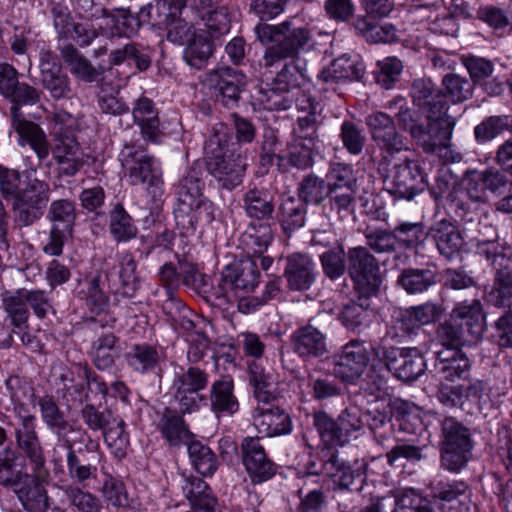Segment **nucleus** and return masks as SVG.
I'll list each match as a JSON object with an SVG mask.
<instances>
[{"instance_id": "1", "label": "nucleus", "mask_w": 512, "mask_h": 512, "mask_svg": "<svg viewBox=\"0 0 512 512\" xmlns=\"http://www.w3.org/2000/svg\"><path fill=\"white\" fill-rule=\"evenodd\" d=\"M254 32L257 39L266 46L263 64L273 67L289 57H301L300 52L309 46L311 31L300 23L297 17H290L279 24L259 23Z\"/></svg>"}, {"instance_id": "2", "label": "nucleus", "mask_w": 512, "mask_h": 512, "mask_svg": "<svg viewBox=\"0 0 512 512\" xmlns=\"http://www.w3.org/2000/svg\"><path fill=\"white\" fill-rule=\"evenodd\" d=\"M403 102L395 112V118L400 128L409 133L415 143L427 154H436L449 162H459L462 155L452 149L450 128L442 127L438 121L426 119L423 122L405 103L404 99L390 101L388 108L392 109Z\"/></svg>"}, {"instance_id": "3", "label": "nucleus", "mask_w": 512, "mask_h": 512, "mask_svg": "<svg viewBox=\"0 0 512 512\" xmlns=\"http://www.w3.org/2000/svg\"><path fill=\"white\" fill-rule=\"evenodd\" d=\"M388 368L378 354H336L334 374L342 381L358 384L365 393L378 398L385 389L382 373Z\"/></svg>"}, {"instance_id": "4", "label": "nucleus", "mask_w": 512, "mask_h": 512, "mask_svg": "<svg viewBox=\"0 0 512 512\" xmlns=\"http://www.w3.org/2000/svg\"><path fill=\"white\" fill-rule=\"evenodd\" d=\"M225 130L226 127L220 124L205 142L204 150L208 172L221 188L231 191L242 183L246 164L240 155L228 149Z\"/></svg>"}, {"instance_id": "5", "label": "nucleus", "mask_w": 512, "mask_h": 512, "mask_svg": "<svg viewBox=\"0 0 512 512\" xmlns=\"http://www.w3.org/2000/svg\"><path fill=\"white\" fill-rule=\"evenodd\" d=\"M476 253L485 258L493 269V287L487 300L499 308L512 307V250L497 240H481Z\"/></svg>"}, {"instance_id": "6", "label": "nucleus", "mask_w": 512, "mask_h": 512, "mask_svg": "<svg viewBox=\"0 0 512 512\" xmlns=\"http://www.w3.org/2000/svg\"><path fill=\"white\" fill-rule=\"evenodd\" d=\"M119 160L128 175L130 184L144 185L159 207L164 194V181L160 163L147 154L141 146L134 143L125 144L120 151Z\"/></svg>"}, {"instance_id": "7", "label": "nucleus", "mask_w": 512, "mask_h": 512, "mask_svg": "<svg viewBox=\"0 0 512 512\" xmlns=\"http://www.w3.org/2000/svg\"><path fill=\"white\" fill-rule=\"evenodd\" d=\"M440 426L441 465L449 472L458 473L471 458L473 441L470 429L454 417H445Z\"/></svg>"}, {"instance_id": "8", "label": "nucleus", "mask_w": 512, "mask_h": 512, "mask_svg": "<svg viewBox=\"0 0 512 512\" xmlns=\"http://www.w3.org/2000/svg\"><path fill=\"white\" fill-rule=\"evenodd\" d=\"M260 271L255 259L246 257L226 266L216 286H211L217 300L233 302L253 292L259 284Z\"/></svg>"}, {"instance_id": "9", "label": "nucleus", "mask_w": 512, "mask_h": 512, "mask_svg": "<svg viewBox=\"0 0 512 512\" xmlns=\"http://www.w3.org/2000/svg\"><path fill=\"white\" fill-rule=\"evenodd\" d=\"M50 199V186L37 178L24 183L21 195L11 201L14 222L19 227H29L44 215Z\"/></svg>"}, {"instance_id": "10", "label": "nucleus", "mask_w": 512, "mask_h": 512, "mask_svg": "<svg viewBox=\"0 0 512 512\" xmlns=\"http://www.w3.org/2000/svg\"><path fill=\"white\" fill-rule=\"evenodd\" d=\"M412 103L426 113V119L438 121L442 127L450 128L452 138L455 119L447 114L449 104L446 95L430 79H415L411 85Z\"/></svg>"}, {"instance_id": "11", "label": "nucleus", "mask_w": 512, "mask_h": 512, "mask_svg": "<svg viewBox=\"0 0 512 512\" xmlns=\"http://www.w3.org/2000/svg\"><path fill=\"white\" fill-rule=\"evenodd\" d=\"M348 274L358 294L376 295L381 285L380 266L367 247L348 249Z\"/></svg>"}, {"instance_id": "12", "label": "nucleus", "mask_w": 512, "mask_h": 512, "mask_svg": "<svg viewBox=\"0 0 512 512\" xmlns=\"http://www.w3.org/2000/svg\"><path fill=\"white\" fill-rule=\"evenodd\" d=\"M383 188L397 199L412 200L425 188L419 164L407 158L395 163L383 176Z\"/></svg>"}, {"instance_id": "13", "label": "nucleus", "mask_w": 512, "mask_h": 512, "mask_svg": "<svg viewBox=\"0 0 512 512\" xmlns=\"http://www.w3.org/2000/svg\"><path fill=\"white\" fill-rule=\"evenodd\" d=\"M208 385V374L198 367L181 368L175 373L172 388L174 399L182 413H192L206 403V397L200 392Z\"/></svg>"}, {"instance_id": "14", "label": "nucleus", "mask_w": 512, "mask_h": 512, "mask_svg": "<svg viewBox=\"0 0 512 512\" xmlns=\"http://www.w3.org/2000/svg\"><path fill=\"white\" fill-rule=\"evenodd\" d=\"M205 84L212 90L216 102L226 108L238 106L240 95L246 87V76L238 69L221 67L209 72Z\"/></svg>"}, {"instance_id": "15", "label": "nucleus", "mask_w": 512, "mask_h": 512, "mask_svg": "<svg viewBox=\"0 0 512 512\" xmlns=\"http://www.w3.org/2000/svg\"><path fill=\"white\" fill-rule=\"evenodd\" d=\"M366 469L367 463L365 462L353 469L339 458L336 451H323L321 472L332 479L334 491H361Z\"/></svg>"}, {"instance_id": "16", "label": "nucleus", "mask_w": 512, "mask_h": 512, "mask_svg": "<svg viewBox=\"0 0 512 512\" xmlns=\"http://www.w3.org/2000/svg\"><path fill=\"white\" fill-rule=\"evenodd\" d=\"M116 262L119 264L118 272L115 271L114 262L110 263V258L105 260L102 267L109 289L116 295L131 297L140 285L135 258L130 252L124 251L116 254Z\"/></svg>"}, {"instance_id": "17", "label": "nucleus", "mask_w": 512, "mask_h": 512, "mask_svg": "<svg viewBox=\"0 0 512 512\" xmlns=\"http://www.w3.org/2000/svg\"><path fill=\"white\" fill-rule=\"evenodd\" d=\"M174 218L182 236L193 235L200 225H208L215 219L214 204L208 198L193 201H177Z\"/></svg>"}, {"instance_id": "18", "label": "nucleus", "mask_w": 512, "mask_h": 512, "mask_svg": "<svg viewBox=\"0 0 512 512\" xmlns=\"http://www.w3.org/2000/svg\"><path fill=\"white\" fill-rule=\"evenodd\" d=\"M240 448L242 463L253 484L266 482L276 474L277 465L268 457L259 438H244Z\"/></svg>"}, {"instance_id": "19", "label": "nucleus", "mask_w": 512, "mask_h": 512, "mask_svg": "<svg viewBox=\"0 0 512 512\" xmlns=\"http://www.w3.org/2000/svg\"><path fill=\"white\" fill-rule=\"evenodd\" d=\"M372 140L380 150L395 154L406 149L404 137L397 130L394 118L384 112H373L365 119Z\"/></svg>"}, {"instance_id": "20", "label": "nucleus", "mask_w": 512, "mask_h": 512, "mask_svg": "<svg viewBox=\"0 0 512 512\" xmlns=\"http://www.w3.org/2000/svg\"><path fill=\"white\" fill-rule=\"evenodd\" d=\"M471 489L463 480H440L431 484V496L443 512H469Z\"/></svg>"}, {"instance_id": "21", "label": "nucleus", "mask_w": 512, "mask_h": 512, "mask_svg": "<svg viewBox=\"0 0 512 512\" xmlns=\"http://www.w3.org/2000/svg\"><path fill=\"white\" fill-rule=\"evenodd\" d=\"M283 276L293 291L309 290L318 276L316 264L308 254L292 253L285 259Z\"/></svg>"}, {"instance_id": "22", "label": "nucleus", "mask_w": 512, "mask_h": 512, "mask_svg": "<svg viewBox=\"0 0 512 512\" xmlns=\"http://www.w3.org/2000/svg\"><path fill=\"white\" fill-rule=\"evenodd\" d=\"M241 207L249 223H273L275 197L264 187H249L242 195Z\"/></svg>"}, {"instance_id": "23", "label": "nucleus", "mask_w": 512, "mask_h": 512, "mask_svg": "<svg viewBox=\"0 0 512 512\" xmlns=\"http://www.w3.org/2000/svg\"><path fill=\"white\" fill-rule=\"evenodd\" d=\"M296 106L303 113L297 118L292 130V140L315 145L318 140L319 103L311 96L303 94L297 98Z\"/></svg>"}, {"instance_id": "24", "label": "nucleus", "mask_w": 512, "mask_h": 512, "mask_svg": "<svg viewBox=\"0 0 512 512\" xmlns=\"http://www.w3.org/2000/svg\"><path fill=\"white\" fill-rule=\"evenodd\" d=\"M427 235L432 239L441 256L452 260L459 256L465 247V240L458 227L447 219L435 222Z\"/></svg>"}, {"instance_id": "25", "label": "nucleus", "mask_w": 512, "mask_h": 512, "mask_svg": "<svg viewBox=\"0 0 512 512\" xmlns=\"http://www.w3.org/2000/svg\"><path fill=\"white\" fill-rule=\"evenodd\" d=\"M132 116L145 140L152 143L162 141L164 132L161 129L159 111L150 98L143 96L137 99L133 104Z\"/></svg>"}, {"instance_id": "26", "label": "nucleus", "mask_w": 512, "mask_h": 512, "mask_svg": "<svg viewBox=\"0 0 512 512\" xmlns=\"http://www.w3.org/2000/svg\"><path fill=\"white\" fill-rule=\"evenodd\" d=\"M451 320L462 329L465 328L475 343L481 339L485 330V315L478 299L459 302L451 312Z\"/></svg>"}, {"instance_id": "27", "label": "nucleus", "mask_w": 512, "mask_h": 512, "mask_svg": "<svg viewBox=\"0 0 512 512\" xmlns=\"http://www.w3.org/2000/svg\"><path fill=\"white\" fill-rule=\"evenodd\" d=\"M253 423L259 433L268 437L287 435L292 431V421L283 409L258 405L253 413Z\"/></svg>"}, {"instance_id": "28", "label": "nucleus", "mask_w": 512, "mask_h": 512, "mask_svg": "<svg viewBox=\"0 0 512 512\" xmlns=\"http://www.w3.org/2000/svg\"><path fill=\"white\" fill-rule=\"evenodd\" d=\"M57 447H62L67 451V473L73 482L82 484L90 479L96 478L98 471L97 462L99 461L98 456H93L91 459L80 457L74 449V442L70 438L53 448L54 457L57 453Z\"/></svg>"}, {"instance_id": "29", "label": "nucleus", "mask_w": 512, "mask_h": 512, "mask_svg": "<svg viewBox=\"0 0 512 512\" xmlns=\"http://www.w3.org/2000/svg\"><path fill=\"white\" fill-rule=\"evenodd\" d=\"M273 238V223H248L239 238V247L254 259L263 255Z\"/></svg>"}, {"instance_id": "30", "label": "nucleus", "mask_w": 512, "mask_h": 512, "mask_svg": "<svg viewBox=\"0 0 512 512\" xmlns=\"http://www.w3.org/2000/svg\"><path fill=\"white\" fill-rule=\"evenodd\" d=\"M156 6H144L137 14H132L130 10L124 8H117L115 11L119 15H110L108 18L112 23L111 34L119 37H133L137 35L142 25L150 19L149 14L152 11H157Z\"/></svg>"}, {"instance_id": "31", "label": "nucleus", "mask_w": 512, "mask_h": 512, "mask_svg": "<svg viewBox=\"0 0 512 512\" xmlns=\"http://www.w3.org/2000/svg\"><path fill=\"white\" fill-rule=\"evenodd\" d=\"M44 478H37L24 474V479L15 488V492L23 508L27 512H46L48 508L47 491L40 480Z\"/></svg>"}, {"instance_id": "32", "label": "nucleus", "mask_w": 512, "mask_h": 512, "mask_svg": "<svg viewBox=\"0 0 512 512\" xmlns=\"http://www.w3.org/2000/svg\"><path fill=\"white\" fill-rule=\"evenodd\" d=\"M40 413L47 428L56 436L57 444L69 439V433L74 432V427L65 419L64 413L52 396H44L38 400Z\"/></svg>"}, {"instance_id": "33", "label": "nucleus", "mask_w": 512, "mask_h": 512, "mask_svg": "<svg viewBox=\"0 0 512 512\" xmlns=\"http://www.w3.org/2000/svg\"><path fill=\"white\" fill-rule=\"evenodd\" d=\"M273 78L274 87L280 92L300 88L308 80L307 62L302 57H289Z\"/></svg>"}, {"instance_id": "34", "label": "nucleus", "mask_w": 512, "mask_h": 512, "mask_svg": "<svg viewBox=\"0 0 512 512\" xmlns=\"http://www.w3.org/2000/svg\"><path fill=\"white\" fill-rule=\"evenodd\" d=\"M398 285L409 295L422 294L438 283L435 268H406L397 279Z\"/></svg>"}, {"instance_id": "35", "label": "nucleus", "mask_w": 512, "mask_h": 512, "mask_svg": "<svg viewBox=\"0 0 512 512\" xmlns=\"http://www.w3.org/2000/svg\"><path fill=\"white\" fill-rule=\"evenodd\" d=\"M364 74L363 65L349 57L341 56L324 68L318 75L326 84L359 80Z\"/></svg>"}, {"instance_id": "36", "label": "nucleus", "mask_w": 512, "mask_h": 512, "mask_svg": "<svg viewBox=\"0 0 512 512\" xmlns=\"http://www.w3.org/2000/svg\"><path fill=\"white\" fill-rule=\"evenodd\" d=\"M233 381L229 378L217 380L210 388L211 410L217 415H233L239 410V402L234 395Z\"/></svg>"}, {"instance_id": "37", "label": "nucleus", "mask_w": 512, "mask_h": 512, "mask_svg": "<svg viewBox=\"0 0 512 512\" xmlns=\"http://www.w3.org/2000/svg\"><path fill=\"white\" fill-rule=\"evenodd\" d=\"M12 127L19 135L21 145L27 142L40 160L48 157L51 152V145L39 125L24 119L15 120Z\"/></svg>"}, {"instance_id": "38", "label": "nucleus", "mask_w": 512, "mask_h": 512, "mask_svg": "<svg viewBox=\"0 0 512 512\" xmlns=\"http://www.w3.org/2000/svg\"><path fill=\"white\" fill-rule=\"evenodd\" d=\"M22 290L17 289L13 292L5 291L1 294L2 308L6 313V319L14 329L24 330L28 327L30 311Z\"/></svg>"}, {"instance_id": "39", "label": "nucleus", "mask_w": 512, "mask_h": 512, "mask_svg": "<svg viewBox=\"0 0 512 512\" xmlns=\"http://www.w3.org/2000/svg\"><path fill=\"white\" fill-rule=\"evenodd\" d=\"M59 50L73 76L88 83L98 80L100 71L75 46L67 44L60 47Z\"/></svg>"}, {"instance_id": "40", "label": "nucleus", "mask_w": 512, "mask_h": 512, "mask_svg": "<svg viewBox=\"0 0 512 512\" xmlns=\"http://www.w3.org/2000/svg\"><path fill=\"white\" fill-rule=\"evenodd\" d=\"M158 429L163 438L172 446L187 443L191 437L183 417L175 410L166 408L158 422Z\"/></svg>"}, {"instance_id": "41", "label": "nucleus", "mask_w": 512, "mask_h": 512, "mask_svg": "<svg viewBox=\"0 0 512 512\" xmlns=\"http://www.w3.org/2000/svg\"><path fill=\"white\" fill-rule=\"evenodd\" d=\"M371 296L358 294L357 300H351L342 307L339 319L345 327L355 330L369 324L373 316L369 310Z\"/></svg>"}, {"instance_id": "42", "label": "nucleus", "mask_w": 512, "mask_h": 512, "mask_svg": "<svg viewBox=\"0 0 512 512\" xmlns=\"http://www.w3.org/2000/svg\"><path fill=\"white\" fill-rule=\"evenodd\" d=\"M183 491L190 501L191 507L203 512H215L217 499L212 495L208 484L201 478L194 476L185 478Z\"/></svg>"}, {"instance_id": "43", "label": "nucleus", "mask_w": 512, "mask_h": 512, "mask_svg": "<svg viewBox=\"0 0 512 512\" xmlns=\"http://www.w3.org/2000/svg\"><path fill=\"white\" fill-rule=\"evenodd\" d=\"M375 16H358L353 27L367 41L373 43H390L396 38V29L392 24H378L374 21Z\"/></svg>"}, {"instance_id": "44", "label": "nucleus", "mask_w": 512, "mask_h": 512, "mask_svg": "<svg viewBox=\"0 0 512 512\" xmlns=\"http://www.w3.org/2000/svg\"><path fill=\"white\" fill-rule=\"evenodd\" d=\"M504 132H512V115H491L474 127V137L478 144H486Z\"/></svg>"}, {"instance_id": "45", "label": "nucleus", "mask_w": 512, "mask_h": 512, "mask_svg": "<svg viewBox=\"0 0 512 512\" xmlns=\"http://www.w3.org/2000/svg\"><path fill=\"white\" fill-rule=\"evenodd\" d=\"M431 361L437 373L443 374L448 381L456 378H466L470 370V360L466 354H451L449 357H441L443 354H430Z\"/></svg>"}, {"instance_id": "46", "label": "nucleus", "mask_w": 512, "mask_h": 512, "mask_svg": "<svg viewBox=\"0 0 512 512\" xmlns=\"http://www.w3.org/2000/svg\"><path fill=\"white\" fill-rule=\"evenodd\" d=\"M306 214L307 208L303 202L288 197L279 206L278 220L284 232L291 233L304 226Z\"/></svg>"}, {"instance_id": "47", "label": "nucleus", "mask_w": 512, "mask_h": 512, "mask_svg": "<svg viewBox=\"0 0 512 512\" xmlns=\"http://www.w3.org/2000/svg\"><path fill=\"white\" fill-rule=\"evenodd\" d=\"M4 98L12 104L10 113L13 124L15 120H24L20 108L37 104L40 101L41 92L26 82L18 81Z\"/></svg>"}, {"instance_id": "48", "label": "nucleus", "mask_w": 512, "mask_h": 512, "mask_svg": "<svg viewBox=\"0 0 512 512\" xmlns=\"http://www.w3.org/2000/svg\"><path fill=\"white\" fill-rule=\"evenodd\" d=\"M212 54V42L204 34L199 33L193 34L187 43L183 51V58L190 67L201 70L206 67Z\"/></svg>"}, {"instance_id": "49", "label": "nucleus", "mask_w": 512, "mask_h": 512, "mask_svg": "<svg viewBox=\"0 0 512 512\" xmlns=\"http://www.w3.org/2000/svg\"><path fill=\"white\" fill-rule=\"evenodd\" d=\"M441 312L440 307L432 302L407 308L400 313L402 329L409 331L434 322L440 317Z\"/></svg>"}, {"instance_id": "50", "label": "nucleus", "mask_w": 512, "mask_h": 512, "mask_svg": "<svg viewBox=\"0 0 512 512\" xmlns=\"http://www.w3.org/2000/svg\"><path fill=\"white\" fill-rule=\"evenodd\" d=\"M109 231L117 242H127L137 236L138 229L121 204H116L110 212Z\"/></svg>"}, {"instance_id": "51", "label": "nucleus", "mask_w": 512, "mask_h": 512, "mask_svg": "<svg viewBox=\"0 0 512 512\" xmlns=\"http://www.w3.org/2000/svg\"><path fill=\"white\" fill-rule=\"evenodd\" d=\"M323 274L331 281H337L348 272L347 253L343 244L329 248L319 256Z\"/></svg>"}, {"instance_id": "52", "label": "nucleus", "mask_w": 512, "mask_h": 512, "mask_svg": "<svg viewBox=\"0 0 512 512\" xmlns=\"http://www.w3.org/2000/svg\"><path fill=\"white\" fill-rule=\"evenodd\" d=\"M435 342L440 344L447 350H455L461 352L463 347H471L475 344L463 329L457 323L444 322L441 323L436 330Z\"/></svg>"}, {"instance_id": "53", "label": "nucleus", "mask_w": 512, "mask_h": 512, "mask_svg": "<svg viewBox=\"0 0 512 512\" xmlns=\"http://www.w3.org/2000/svg\"><path fill=\"white\" fill-rule=\"evenodd\" d=\"M328 195L326 180L314 173H309L301 179L297 186L298 199L305 205H319Z\"/></svg>"}, {"instance_id": "54", "label": "nucleus", "mask_w": 512, "mask_h": 512, "mask_svg": "<svg viewBox=\"0 0 512 512\" xmlns=\"http://www.w3.org/2000/svg\"><path fill=\"white\" fill-rule=\"evenodd\" d=\"M109 60L113 65L133 62L139 71L147 70L151 64V59L146 48L136 42H129L121 48L112 50L109 55Z\"/></svg>"}, {"instance_id": "55", "label": "nucleus", "mask_w": 512, "mask_h": 512, "mask_svg": "<svg viewBox=\"0 0 512 512\" xmlns=\"http://www.w3.org/2000/svg\"><path fill=\"white\" fill-rule=\"evenodd\" d=\"M313 426L318 432L322 442L330 447L345 446L338 420L330 417L325 411L319 410L313 413Z\"/></svg>"}, {"instance_id": "56", "label": "nucleus", "mask_w": 512, "mask_h": 512, "mask_svg": "<svg viewBox=\"0 0 512 512\" xmlns=\"http://www.w3.org/2000/svg\"><path fill=\"white\" fill-rule=\"evenodd\" d=\"M190 461L196 471L203 476H211L217 470L218 462L212 450L199 441L188 444Z\"/></svg>"}, {"instance_id": "57", "label": "nucleus", "mask_w": 512, "mask_h": 512, "mask_svg": "<svg viewBox=\"0 0 512 512\" xmlns=\"http://www.w3.org/2000/svg\"><path fill=\"white\" fill-rule=\"evenodd\" d=\"M396 376L403 381L416 380L426 368L423 354H399V359L391 360Z\"/></svg>"}, {"instance_id": "58", "label": "nucleus", "mask_w": 512, "mask_h": 512, "mask_svg": "<svg viewBox=\"0 0 512 512\" xmlns=\"http://www.w3.org/2000/svg\"><path fill=\"white\" fill-rule=\"evenodd\" d=\"M83 152L74 131L62 122H56L52 132V156Z\"/></svg>"}, {"instance_id": "59", "label": "nucleus", "mask_w": 512, "mask_h": 512, "mask_svg": "<svg viewBox=\"0 0 512 512\" xmlns=\"http://www.w3.org/2000/svg\"><path fill=\"white\" fill-rule=\"evenodd\" d=\"M295 352H324L327 350L325 336L316 328L306 326L292 335Z\"/></svg>"}, {"instance_id": "60", "label": "nucleus", "mask_w": 512, "mask_h": 512, "mask_svg": "<svg viewBox=\"0 0 512 512\" xmlns=\"http://www.w3.org/2000/svg\"><path fill=\"white\" fill-rule=\"evenodd\" d=\"M125 423L122 419L114 417L111 424L103 431L104 441L118 459L126 455L129 445V435L124 429Z\"/></svg>"}, {"instance_id": "61", "label": "nucleus", "mask_w": 512, "mask_h": 512, "mask_svg": "<svg viewBox=\"0 0 512 512\" xmlns=\"http://www.w3.org/2000/svg\"><path fill=\"white\" fill-rule=\"evenodd\" d=\"M17 446L28 459L33 474L37 478H46L48 476L46 458L39 437L18 441Z\"/></svg>"}, {"instance_id": "62", "label": "nucleus", "mask_w": 512, "mask_h": 512, "mask_svg": "<svg viewBox=\"0 0 512 512\" xmlns=\"http://www.w3.org/2000/svg\"><path fill=\"white\" fill-rule=\"evenodd\" d=\"M47 218L52 226L72 231L76 219L75 202L69 199L52 201L48 208Z\"/></svg>"}, {"instance_id": "63", "label": "nucleus", "mask_w": 512, "mask_h": 512, "mask_svg": "<svg viewBox=\"0 0 512 512\" xmlns=\"http://www.w3.org/2000/svg\"><path fill=\"white\" fill-rule=\"evenodd\" d=\"M363 234L367 247L378 254L394 253L398 249L397 239L393 231L367 226Z\"/></svg>"}, {"instance_id": "64", "label": "nucleus", "mask_w": 512, "mask_h": 512, "mask_svg": "<svg viewBox=\"0 0 512 512\" xmlns=\"http://www.w3.org/2000/svg\"><path fill=\"white\" fill-rule=\"evenodd\" d=\"M442 86L445 89L446 98L449 97L453 103L470 99L474 91V85L469 79L455 73L446 74L442 78Z\"/></svg>"}]
</instances>
